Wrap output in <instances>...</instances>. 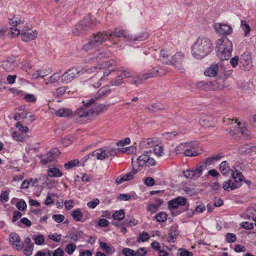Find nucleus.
<instances>
[{
    "instance_id": "5701e85b",
    "label": "nucleus",
    "mask_w": 256,
    "mask_h": 256,
    "mask_svg": "<svg viewBox=\"0 0 256 256\" xmlns=\"http://www.w3.org/2000/svg\"><path fill=\"white\" fill-rule=\"evenodd\" d=\"M16 66V63L11 59L4 61L2 64V68L7 72L14 70Z\"/></svg>"
},
{
    "instance_id": "4c0bfd02",
    "label": "nucleus",
    "mask_w": 256,
    "mask_h": 256,
    "mask_svg": "<svg viewBox=\"0 0 256 256\" xmlns=\"http://www.w3.org/2000/svg\"><path fill=\"white\" fill-rule=\"evenodd\" d=\"M68 234V237L72 240L74 242H76L82 237V235L83 234V232L80 230H74L69 232Z\"/></svg>"
},
{
    "instance_id": "1a4fd4ad",
    "label": "nucleus",
    "mask_w": 256,
    "mask_h": 256,
    "mask_svg": "<svg viewBox=\"0 0 256 256\" xmlns=\"http://www.w3.org/2000/svg\"><path fill=\"white\" fill-rule=\"evenodd\" d=\"M235 122L237 123V126L234 130L230 128V130H226V134H229L235 140H238L240 136H244L246 138H248V132L246 128L244 126L240 127V122H238L237 120H235Z\"/></svg>"
},
{
    "instance_id": "393cba45",
    "label": "nucleus",
    "mask_w": 256,
    "mask_h": 256,
    "mask_svg": "<svg viewBox=\"0 0 256 256\" xmlns=\"http://www.w3.org/2000/svg\"><path fill=\"white\" fill-rule=\"evenodd\" d=\"M200 124L203 127H210L212 124V118L210 116L204 115L200 120Z\"/></svg>"
},
{
    "instance_id": "412c9836",
    "label": "nucleus",
    "mask_w": 256,
    "mask_h": 256,
    "mask_svg": "<svg viewBox=\"0 0 256 256\" xmlns=\"http://www.w3.org/2000/svg\"><path fill=\"white\" fill-rule=\"evenodd\" d=\"M256 147L252 144H246L238 148V153L240 154H250L252 152H256Z\"/></svg>"
},
{
    "instance_id": "37998d69",
    "label": "nucleus",
    "mask_w": 256,
    "mask_h": 256,
    "mask_svg": "<svg viewBox=\"0 0 256 256\" xmlns=\"http://www.w3.org/2000/svg\"><path fill=\"white\" fill-rule=\"evenodd\" d=\"M56 160V158L49 154L48 152L46 154L42 157L41 162L44 164L52 162Z\"/></svg>"
},
{
    "instance_id": "6e6d98bb",
    "label": "nucleus",
    "mask_w": 256,
    "mask_h": 256,
    "mask_svg": "<svg viewBox=\"0 0 256 256\" xmlns=\"http://www.w3.org/2000/svg\"><path fill=\"white\" fill-rule=\"evenodd\" d=\"M190 146V143L182 144L181 145H180L179 146L175 148L174 152H176V154H180L182 153V151L184 150H185V148H186V147Z\"/></svg>"
},
{
    "instance_id": "864d4df0",
    "label": "nucleus",
    "mask_w": 256,
    "mask_h": 256,
    "mask_svg": "<svg viewBox=\"0 0 256 256\" xmlns=\"http://www.w3.org/2000/svg\"><path fill=\"white\" fill-rule=\"evenodd\" d=\"M241 22H242V24H241L242 28L244 32V36H248V34H250V27L249 26V24H246L245 22V21H242Z\"/></svg>"
},
{
    "instance_id": "f3484780",
    "label": "nucleus",
    "mask_w": 256,
    "mask_h": 256,
    "mask_svg": "<svg viewBox=\"0 0 256 256\" xmlns=\"http://www.w3.org/2000/svg\"><path fill=\"white\" fill-rule=\"evenodd\" d=\"M214 28L216 32L220 35L230 34L232 32V28L228 25L222 24H216Z\"/></svg>"
},
{
    "instance_id": "0eeeda50",
    "label": "nucleus",
    "mask_w": 256,
    "mask_h": 256,
    "mask_svg": "<svg viewBox=\"0 0 256 256\" xmlns=\"http://www.w3.org/2000/svg\"><path fill=\"white\" fill-rule=\"evenodd\" d=\"M92 24L90 18L89 16H86L74 26L72 30V33L76 36H80L88 31L91 28Z\"/></svg>"
},
{
    "instance_id": "4468645a",
    "label": "nucleus",
    "mask_w": 256,
    "mask_h": 256,
    "mask_svg": "<svg viewBox=\"0 0 256 256\" xmlns=\"http://www.w3.org/2000/svg\"><path fill=\"white\" fill-rule=\"evenodd\" d=\"M202 172V166H198L193 169H188L184 170V176L187 178L196 180L200 178Z\"/></svg>"
},
{
    "instance_id": "680f3d73",
    "label": "nucleus",
    "mask_w": 256,
    "mask_h": 256,
    "mask_svg": "<svg viewBox=\"0 0 256 256\" xmlns=\"http://www.w3.org/2000/svg\"><path fill=\"white\" fill-rule=\"evenodd\" d=\"M16 206L19 210L23 211L26 208V204L23 200H19L16 204Z\"/></svg>"
},
{
    "instance_id": "39448f33",
    "label": "nucleus",
    "mask_w": 256,
    "mask_h": 256,
    "mask_svg": "<svg viewBox=\"0 0 256 256\" xmlns=\"http://www.w3.org/2000/svg\"><path fill=\"white\" fill-rule=\"evenodd\" d=\"M179 206H184L185 208L182 211H176L174 215L188 210L190 204L187 202L186 198L182 196H178L168 202V208L170 210L176 209Z\"/></svg>"
},
{
    "instance_id": "2eb2a0df",
    "label": "nucleus",
    "mask_w": 256,
    "mask_h": 256,
    "mask_svg": "<svg viewBox=\"0 0 256 256\" xmlns=\"http://www.w3.org/2000/svg\"><path fill=\"white\" fill-rule=\"evenodd\" d=\"M240 62L242 64L244 68L246 70H248L252 68V64L250 52H245L241 55Z\"/></svg>"
},
{
    "instance_id": "7c9ffc66",
    "label": "nucleus",
    "mask_w": 256,
    "mask_h": 256,
    "mask_svg": "<svg viewBox=\"0 0 256 256\" xmlns=\"http://www.w3.org/2000/svg\"><path fill=\"white\" fill-rule=\"evenodd\" d=\"M108 108V105L102 104L94 105V108H91L90 114H99L102 112L104 110H107Z\"/></svg>"
},
{
    "instance_id": "6ab92c4d",
    "label": "nucleus",
    "mask_w": 256,
    "mask_h": 256,
    "mask_svg": "<svg viewBox=\"0 0 256 256\" xmlns=\"http://www.w3.org/2000/svg\"><path fill=\"white\" fill-rule=\"evenodd\" d=\"M223 48V46H220V48H216L217 55L221 60H227L231 56L232 50Z\"/></svg>"
},
{
    "instance_id": "dca6fc26",
    "label": "nucleus",
    "mask_w": 256,
    "mask_h": 256,
    "mask_svg": "<svg viewBox=\"0 0 256 256\" xmlns=\"http://www.w3.org/2000/svg\"><path fill=\"white\" fill-rule=\"evenodd\" d=\"M114 38H123L124 40L128 41L130 38V35L125 30L116 28L113 31L109 33L110 40Z\"/></svg>"
},
{
    "instance_id": "e2e57ef3",
    "label": "nucleus",
    "mask_w": 256,
    "mask_h": 256,
    "mask_svg": "<svg viewBox=\"0 0 256 256\" xmlns=\"http://www.w3.org/2000/svg\"><path fill=\"white\" fill-rule=\"evenodd\" d=\"M197 204L195 211L196 212H203L206 209L204 204L202 202H197Z\"/></svg>"
},
{
    "instance_id": "603ef678",
    "label": "nucleus",
    "mask_w": 256,
    "mask_h": 256,
    "mask_svg": "<svg viewBox=\"0 0 256 256\" xmlns=\"http://www.w3.org/2000/svg\"><path fill=\"white\" fill-rule=\"evenodd\" d=\"M226 240L228 243H232L236 241V237L235 234L233 233L228 232L226 234Z\"/></svg>"
},
{
    "instance_id": "9d476101",
    "label": "nucleus",
    "mask_w": 256,
    "mask_h": 256,
    "mask_svg": "<svg viewBox=\"0 0 256 256\" xmlns=\"http://www.w3.org/2000/svg\"><path fill=\"white\" fill-rule=\"evenodd\" d=\"M82 74V70L76 66H72L62 74V82L68 84Z\"/></svg>"
},
{
    "instance_id": "69168bd1",
    "label": "nucleus",
    "mask_w": 256,
    "mask_h": 256,
    "mask_svg": "<svg viewBox=\"0 0 256 256\" xmlns=\"http://www.w3.org/2000/svg\"><path fill=\"white\" fill-rule=\"evenodd\" d=\"M241 227L242 228L248 230H250L254 228V224L252 222H243L240 224Z\"/></svg>"
},
{
    "instance_id": "c03bdc74",
    "label": "nucleus",
    "mask_w": 256,
    "mask_h": 256,
    "mask_svg": "<svg viewBox=\"0 0 256 256\" xmlns=\"http://www.w3.org/2000/svg\"><path fill=\"white\" fill-rule=\"evenodd\" d=\"M125 212L124 210L116 211L112 214V218L116 220H122L124 218Z\"/></svg>"
},
{
    "instance_id": "6e6552de",
    "label": "nucleus",
    "mask_w": 256,
    "mask_h": 256,
    "mask_svg": "<svg viewBox=\"0 0 256 256\" xmlns=\"http://www.w3.org/2000/svg\"><path fill=\"white\" fill-rule=\"evenodd\" d=\"M30 186L36 188V190L40 192L47 190L50 188V183L48 177L46 175L40 176L38 178H30Z\"/></svg>"
},
{
    "instance_id": "f704fd0d",
    "label": "nucleus",
    "mask_w": 256,
    "mask_h": 256,
    "mask_svg": "<svg viewBox=\"0 0 256 256\" xmlns=\"http://www.w3.org/2000/svg\"><path fill=\"white\" fill-rule=\"evenodd\" d=\"M48 176L58 178L60 177L62 174L60 170L56 168H49L48 170Z\"/></svg>"
},
{
    "instance_id": "774afa93",
    "label": "nucleus",
    "mask_w": 256,
    "mask_h": 256,
    "mask_svg": "<svg viewBox=\"0 0 256 256\" xmlns=\"http://www.w3.org/2000/svg\"><path fill=\"white\" fill-rule=\"evenodd\" d=\"M12 138L16 140L18 142H23L24 139L23 136H22L21 134L18 132H12Z\"/></svg>"
},
{
    "instance_id": "ddd939ff",
    "label": "nucleus",
    "mask_w": 256,
    "mask_h": 256,
    "mask_svg": "<svg viewBox=\"0 0 256 256\" xmlns=\"http://www.w3.org/2000/svg\"><path fill=\"white\" fill-rule=\"evenodd\" d=\"M156 164V160L152 158L146 154H143L137 158V164L138 167L153 166Z\"/></svg>"
},
{
    "instance_id": "423d86ee",
    "label": "nucleus",
    "mask_w": 256,
    "mask_h": 256,
    "mask_svg": "<svg viewBox=\"0 0 256 256\" xmlns=\"http://www.w3.org/2000/svg\"><path fill=\"white\" fill-rule=\"evenodd\" d=\"M232 178L234 182L232 180L225 181L223 184V188L226 191H230L235 190L240 186V182L244 178L240 172H232Z\"/></svg>"
},
{
    "instance_id": "a878e982",
    "label": "nucleus",
    "mask_w": 256,
    "mask_h": 256,
    "mask_svg": "<svg viewBox=\"0 0 256 256\" xmlns=\"http://www.w3.org/2000/svg\"><path fill=\"white\" fill-rule=\"evenodd\" d=\"M60 80L62 82V75H60V72H55L48 78L45 79V84L46 85L53 84L58 82Z\"/></svg>"
},
{
    "instance_id": "c9c22d12",
    "label": "nucleus",
    "mask_w": 256,
    "mask_h": 256,
    "mask_svg": "<svg viewBox=\"0 0 256 256\" xmlns=\"http://www.w3.org/2000/svg\"><path fill=\"white\" fill-rule=\"evenodd\" d=\"M134 176L132 174L127 173L122 176H119L116 180V182L117 184H120L125 181H128L133 179Z\"/></svg>"
},
{
    "instance_id": "7ed1b4c3",
    "label": "nucleus",
    "mask_w": 256,
    "mask_h": 256,
    "mask_svg": "<svg viewBox=\"0 0 256 256\" xmlns=\"http://www.w3.org/2000/svg\"><path fill=\"white\" fill-rule=\"evenodd\" d=\"M165 74L166 72L164 70L160 68H153L150 72L143 74L142 78L134 74L133 77H132L130 78L131 80L128 82L132 84L138 85L142 82V78L148 80L153 77L162 76Z\"/></svg>"
},
{
    "instance_id": "58836bf2",
    "label": "nucleus",
    "mask_w": 256,
    "mask_h": 256,
    "mask_svg": "<svg viewBox=\"0 0 256 256\" xmlns=\"http://www.w3.org/2000/svg\"><path fill=\"white\" fill-rule=\"evenodd\" d=\"M116 66V62L113 59H110L108 61L98 64V66L101 70L105 68H109L113 66Z\"/></svg>"
},
{
    "instance_id": "de8ad7c7",
    "label": "nucleus",
    "mask_w": 256,
    "mask_h": 256,
    "mask_svg": "<svg viewBox=\"0 0 256 256\" xmlns=\"http://www.w3.org/2000/svg\"><path fill=\"white\" fill-rule=\"evenodd\" d=\"M214 90H221L224 88L225 86L224 82L222 80H219L212 83Z\"/></svg>"
},
{
    "instance_id": "052dcab7",
    "label": "nucleus",
    "mask_w": 256,
    "mask_h": 256,
    "mask_svg": "<svg viewBox=\"0 0 256 256\" xmlns=\"http://www.w3.org/2000/svg\"><path fill=\"white\" fill-rule=\"evenodd\" d=\"M178 255L180 256H193L192 252L182 248L178 250Z\"/></svg>"
},
{
    "instance_id": "a19ab883",
    "label": "nucleus",
    "mask_w": 256,
    "mask_h": 256,
    "mask_svg": "<svg viewBox=\"0 0 256 256\" xmlns=\"http://www.w3.org/2000/svg\"><path fill=\"white\" fill-rule=\"evenodd\" d=\"M220 170L223 175H227L230 170V168L226 161H224L220 165Z\"/></svg>"
},
{
    "instance_id": "aec40b11",
    "label": "nucleus",
    "mask_w": 256,
    "mask_h": 256,
    "mask_svg": "<svg viewBox=\"0 0 256 256\" xmlns=\"http://www.w3.org/2000/svg\"><path fill=\"white\" fill-rule=\"evenodd\" d=\"M10 242L11 244L14 246L15 242H17L16 244V248L17 250H20L22 246V244L20 242V238L18 234L15 232L11 233L10 235Z\"/></svg>"
},
{
    "instance_id": "9b49d317",
    "label": "nucleus",
    "mask_w": 256,
    "mask_h": 256,
    "mask_svg": "<svg viewBox=\"0 0 256 256\" xmlns=\"http://www.w3.org/2000/svg\"><path fill=\"white\" fill-rule=\"evenodd\" d=\"M98 97L90 99L88 102H87L82 106L77 109L75 112V116L80 118H86L89 116L90 114L91 104H94Z\"/></svg>"
},
{
    "instance_id": "3c124183",
    "label": "nucleus",
    "mask_w": 256,
    "mask_h": 256,
    "mask_svg": "<svg viewBox=\"0 0 256 256\" xmlns=\"http://www.w3.org/2000/svg\"><path fill=\"white\" fill-rule=\"evenodd\" d=\"M166 217L167 214L164 212L158 213L155 216L156 219L159 222H164L166 220Z\"/></svg>"
},
{
    "instance_id": "f8f14e48",
    "label": "nucleus",
    "mask_w": 256,
    "mask_h": 256,
    "mask_svg": "<svg viewBox=\"0 0 256 256\" xmlns=\"http://www.w3.org/2000/svg\"><path fill=\"white\" fill-rule=\"evenodd\" d=\"M22 40L25 42L35 40L38 36L36 30H31L28 26L24 27L22 30L20 34Z\"/></svg>"
},
{
    "instance_id": "79ce46f5",
    "label": "nucleus",
    "mask_w": 256,
    "mask_h": 256,
    "mask_svg": "<svg viewBox=\"0 0 256 256\" xmlns=\"http://www.w3.org/2000/svg\"><path fill=\"white\" fill-rule=\"evenodd\" d=\"M100 248L107 254H112L114 252V248L109 246L106 243L102 242H100Z\"/></svg>"
},
{
    "instance_id": "cd10ccee",
    "label": "nucleus",
    "mask_w": 256,
    "mask_h": 256,
    "mask_svg": "<svg viewBox=\"0 0 256 256\" xmlns=\"http://www.w3.org/2000/svg\"><path fill=\"white\" fill-rule=\"evenodd\" d=\"M72 218L76 220V222H85L88 218H82L83 217V214L81 212L80 210L78 208L72 211Z\"/></svg>"
},
{
    "instance_id": "e433bc0d",
    "label": "nucleus",
    "mask_w": 256,
    "mask_h": 256,
    "mask_svg": "<svg viewBox=\"0 0 256 256\" xmlns=\"http://www.w3.org/2000/svg\"><path fill=\"white\" fill-rule=\"evenodd\" d=\"M105 148L106 149V152H108L109 154V155H110V156H116L120 152H126L128 150V148L126 147L122 148H112L110 150L108 147H105Z\"/></svg>"
},
{
    "instance_id": "09e8293b",
    "label": "nucleus",
    "mask_w": 256,
    "mask_h": 256,
    "mask_svg": "<svg viewBox=\"0 0 256 256\" xmlns=\"http://www.w3.org/2000/svg\"><path fill=\"white\" fill-rule=\"evenodd\" d=\"M148 37V35L146 33H142L139 36L134 37L130 36V38L129 39V40L133 42L142 41L147 38Z\"/></svg>"
},
{
    "instance_id": "c756f323",
    "label": "nucleus",
    "mask_w": 256,
    "mask_h": 256,
    "mask_svg": "<svg viewBox=\"0 0 256 256\" xmlns=\"http://www.w3.org/2000/svg\"><path fill=\"white\" fill-rule=\"evenodd\" d=\"M94 156H96L98 160H103L108 156L106 149L101 148L92 152Z\"/></svg>"
},
{
    "instance_id": "2f4dec72",
    "label": "nucleus",
    "mask_w": 256,
    "mask_h": 256,
    "mask_svg": "<svg viewBox=\"0 0 256 256\" xmlns=\"http://www.w3.org/2000/svg\"><path fill=\"white\" fill-rule=\"evenodd\" d=\"M124 84V82L123 80V78L122 75L119 74L111 80L110 86H120Z\"/></svg>"
},
{
    "instance_id": "20e7f679",
    "label": "nucleus",
    "mask_w": 256,
    "mask_h": 256,
    "mask_svg": "<svg viewBox=\"0 0 256 256\" xmlns=\"http://www.w3.org/2000/svg\"><path fill=\"white\" fill-rule=\"evenodd\" d=\"M170 64L172 65L175 68L184 72L186 68V58L184 52H176L170 58Z\"/></svg>"
},
{
    "instance_id": "338daca9",
    "label": "nucleus",
    "mask_w": 256,
    "mask_h": 256,
    "mask_svg": "<svg viewBox=\"0 0 256 256\" xmlns=\"http://www.w3.org/2000/svg\"><path fill=\"white\" fill-rule=\"evenodd\" d=\"M122 253L125 256H136L135 252L130 248H124Z\"/></svg>"
},
{
    "instance_id": "a18cd8bd",
    "label": "nucleus",
    "mask_w": 256,
    "mask_h": 256,
    "mask_svg": "<svg viewBox=\"0 0 256 256\" xmlns=\"http://www.w3.org/2000/svg\"><path fill=\"white\" fill-rule=\"evenodd\" d=\"M118 70L122 72L120 75L122 76L123 79L125 78H130L132 77H133V75H134V72L128 70H125L123 68H122V69Z\"/></svg>"
},
{
    "instance_id": "ea45409f",
    "label": "nucleus",
    "mask_w": 256,
    "mask_h": 256,
    "mask_svg": "<svg viewBox=\"0 0 256 256\" xmlns=\"http://www.w3.org/2000/svg\"><path fill=\"white\" fill-rule=\"evenodd\" d=\"M94 56L92 58V59L102 60L108 56V54L106 52L102 51L100 49L94 52Z\"/></svg>"
},
{
    "instance_id": "bf43d9fd",
    "label": "nucleus",
    "mask_w": 256,
    "mask_h": 256,
    "mask_svg": "<svg viewBox=\"0 0 256 256\" xmlns=\"http://www.w3.org/2000/svg\"><path fill=\"white\" fill-rule=\"evenodd\" d=\"M110 92V90L108 86H105L99 90L98 94L99 95V96H102L106 94H109Z\"/></svg>"
},
{
    "instance_id": "f257e3e1",
    "label": "nucleus",
    "mask_w": 256,
    "mask_h": 256,
    "mask_svg": "<svg viewBox=\"0 0 256 256\" xmlns=\"http://www.w3.org/2000/svg\"><path fill=\"white\" fill-rule=\"evenodd\" d=\"M214 48L212 40L205 36H199L192 46V55L197 59H202L208 55Z\"/></svg>"
},
{
    "instance_id": "c85d7f7f",
    "label": "nucleus",
    "mask_w": 256,
    "mask_h": 256,
    "mask_svg": "<svg viewBox=\"0 0 256 256\" xmlns=\"http://www.w3.org/2000/svg\"><path fill=\"white\" fill-rule=\"evenodd\" d=\"M179 233V230L176 227H170L168 238V241L169 242H174V240L176 239Z\"/></svg>"
},
{
    "instance_id": "4be33fe9",
    "label": "nucleus",
    "mask_w": 256,
    "mask_h": 256,
    "mask_svg": "<svg viewBox=\"0 0 256 256\" xmlns=\"http://www.w3.org/2000/svg\"><path fill=\"white\" fill-rule=\"evenodd\" d=\"M222 158V156L221 154H218L214 156H212L205 159V160L200 166L206 168L208 166L214 164L216 161L220 160Z\"/></svg>"
},
{
    "instance_id": "b1692460",
    "label": "nucleus",
    "mask_w": 256,
    "mask_h": 256,
    "mask_svg": "<svg viewBox=\"0 0 256 256\" xmlns=\"http://www.w3.org/2000/svg\"><path fill=\"white\" fill-rule=\"evenodd\" d=\"M218 67L217 64H212L206 70L204 71V74L206 76H215L218 72Z\"/></svg>"
},
{
    "instance_id": "a211bd4d",
    "label": "nucleus",
    "mask_w": 256,
    "mask_h": 256,
    "mask_svg": "<svg viewBox=\"0 0 256 256\" xmlns=\"http://www.w3.org/2000/svg\"><path fill=\"white\" fill-rule=\"evenodd\" d=\"M220 46H223V48L228 49L232 51L233 46L232 42L226 37L222 36L217 40L216 43V48H220Z\"/></svg>"
},
{
    "instance_id": "13d9d810",
    "label": "nucleus",
    "mask_w": 256,
    "mask_h": 256,
    "mask_svg": "<svg viewBox=\"0 0 256 256\" xmlns=\"http://www.w3.org/2000/svg\"><path fill=\"white\" fill-rule=\"evenodd\" d=\"M78 163L79 162L78 160H74L66 163L64 165V166L66 169L69 170L78 165Z\"/></svg>"
},
{
    "instance_id": "8fccbe9b",
    "label": "nucleus",
    "mask_w": 256,
    "mask_h": 256,
    "mask_svg": "<svg viewBox=\"0 0 256 256\" xmlns=\"http://www.w3.org/2000/svg\"><path fill=\"white\" fill-rule=\"evenodd\" d=\"M122 224L128 226H131L136 225L137 222H135V219L134 218H130V216L128 214L126 216V218L122 222Z\"/></svg>"
},
{
    "instance_id": "bb28decb",
    "label": "nucleus",
    "mask_w": 256,
    "mask_h": 256,
    "mask_svg": "<svg viewBox=\"0 0 256 256\" xmlns=\"http://www.w3.org/2000/svg\"><path fill=\"white\" fill-rule=\"evenodd\" d=\"M196 86L198 89L202 90L208 91L214 90L212 82H200L197 83Z\"/></svg>"
},
{
    "instance_id": "0e129e2a",
    "label": "nucleus",
    "mask_w": 256,
    "mask_h": 256,
    "mask_svg": "<svg viewBox=\"0 0 256 256\" xmlns=\"http://www.w3.org/2000/svg\"><path fill=\"white\" fill-rule=\"evenodd\" d=\"M35 243L37 245H42L44 242V237L42 234H39L34 237Z\"/></svg>"
},
{
    "instance_id": "72a5a7b5",
    "label": "nucleus",
    "mask_w": 256,
    "mask_h": 256,
    "mask_svg": "<svg viewBox=\"0 0 256 256\" xmlns=\"http://www.w3.org/2000/svg\"><path fill=\"white\" fill-rule=\"evenodd\" d=\"M56 114L60 117H68L72 114V111L69 108H61L56 111Z\"/></svg>"
},
{
    "instance_id": "4d7b16f0",
    "label": "nucleus",
    "mask_w": 256,
    "mask_h": 256,
    "mask_svg": "<svg viewBox=\"0 0 256 256\" xmlns=\"http://www.w3.org/2000/svg\"><path fill=\"white\" fill-rule=\"evenodd\" d=\"M76 245L73 243H70L68 244L66 248L65 251L69 254H72L76 249Z\"/></svg>"
},
{
    "instance_id": "473e14b6",
    "label": "nucleus",
    "mask_w": 256,
    "mask_h": 256,
    "mask_svg": "<svg viewBox=\"0 0 256 256\" xmlns=\"http://www.w3.org/2000/svg\"><path fill=\"white\" fill-rule=\"evenodd\" d=\"M168 57L169 55L168 52L165 50H162L160 53V58L161 62L166 64H170V59Z\"/></svg>"
},
{
    "instance_id": "5fc2aeb1",
    "label": "nucleus",
    "mask_w": 256,
    "mask_h": 256,
    "mask_svg": "<svg viewBox=\"0 0 256 256\" xmlns=\"http://www.w3.org/2000/svg\"><path fill=\"white\" fill-rule=\"evenodd\" d=\"M150 238L147 232H142L140 234L137 238L138 242H144Z\"/></svg>"
},
{
    "instance_id": "f03ea898",
    "label": "nucleus",
    "mask_w": 256,
    "mask_h": 256,
    "mask_svg": "<svg viewBox=\"0 0 256 256\" xmlns=\"http://www.w3.org/2000/svg\"><path fill=\"white\" fill-rule=\"evenodd\" d=\"M108 40H110L109 32L105 31L97 32L89 38L88 43L83 45L82 50L88 52L101 45Z\"/></svg>"
},
{
    "instance_id": "49530a36",
    "label": "nucleus",
    "mask_w": 256,
    "mask_h": 256,
    "mask_svg": "<svg viewBox=\"0 0 256 256\" xmlns=\"http://www.w3.org/2000/svg\"><path fill=\"white\" fill-rule=\"evenodd\" d=\"M145 109L150 112L154 113L156 112L157 110H162L164 109V108L154 103L152 104V105L148 106L146 107Z\"/></svg>"
}]
</instances>
